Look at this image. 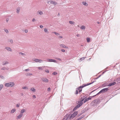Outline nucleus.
<instances>
[{
    "label": "nucleus",
    "instance_id": "nucleus-1",
    "mask_svg": "<svg viewBox=\"0 0 120 120\" xmlns=\"http://www.w3.org/2000/svg\"><path fill=\"white\" fill-rule=\"evenodd\" d=\"M86 86V84H83L82 86L76 88V92L75 94H77L78 93V91H79V93H80V92H81L82 90V89Z\"/></svg>",
    "mask_w": 120,
    "mask_h": 120
},
{
    "label": "nucleus",
    "instance_id": "nucleus-2",
    "mask_svg": "<svg viewBox=\"0 0 120 120\" xmlns=\"http://www.w3.org/2000/svg\"><path fill=\"white\" fill-rule=\"evenodd\" d=\"M71 115V114L70 113L67 114L64 116L63 119L64 120H70L72 119V118H70Z\"/></svg>",
    "mask_w": 120,
    "mask_h": 120
},
{
    "label": "nucleus",
    "instance_id": "nucleus-3",
    "mask_svg": "<svg viewBox=\"0 0 120 120\" xmlns=\"http://www.w3.org/2000/svg\"><path fill=\"white\" fill-rule=\"evenodd\" d=\"M15 83L13 82H10L9 83H6L5 86L7 87H12L14 86Z\"/></svg>",
    "mask_w": 120,
    "mask_h": 120
},
{
    "label": "nucleus",
    "instance_id": "nucleus-4",
    "mask_svg": "<svg viewBox=\"0 0 120 120\" xmlns=\"http://www.w3.org/2000/svg\"><path fill=\"white\" fill-rule=\"evenodd\" d=\"M78 114L77 111H75L71 115V116L70 118H72V119H73Z\"/></svg>",
    "mask_w": 120,
    "mask_h": 120
},
{
    "label": "nucleus",
    "instance_id": "nucleus-5",
    "mask_svg": "<svg viewBox=\"0 0 120 120\" xmlns=\"http://www.w3.org/2000/svg\"><path fill=\"white\" fill-rule=\"evenodd\" d=\"M84 100V99H82L80 101V103L79 104L77 105L75 107L77 108L81 106L83 104V102H82Z\"/></svg>",
    "mask_w": 120,
    "mask_h": 120
},
{
    "label": "nucleus",
    "instance_id": "nucleus-6",
    "mask_svg": "<svg viewBox=\"0 0 120 120\" xmlns=\"http://www.w3.org/2000/svg\"><path fill=\"white\" fill-rule=\"evenodd\" d=\"M47 61L48 62H53L54 63H56V61L54 59H47Z\"/></svg>",
    "mask_w": 120,
    "mask_h": 120
},
{
    "label": "nucleus",
    "instance_id": "nucleus-7",
    "mask_svg": "<svg viewBox=\"0 0 120 120\" xmlns=\"http://www.w3.org/2000/svg\"><path fill=\"white\" fill-rule=\"evenodd\" d=\"M95 104L99 103L100 102V100L99 99H97L94 100L93 102Z\"/></svg>",
    "mask_w": 120,
    "mask_h": 120
},
{
    "label": "nucleus",
    "instance_id": "nucleus-8",
    "mask_svg": "<svg viewBox=\"0 0 120 120\" xmlns=\"http://www.w3.org/2000/svg\"><path fill=\"white\" fill-rule=\"evenodd\" d=\"M109 90L108 88H105L101 90L102 93H104L107 91Z\"/></svg>",
    "mask_w": 120,
    "mask_h": 120
},
{
    "label": "nucleus",
    "instance_id": "nucleus-9",
    "mask_svg": "<svg viewBox=\"0 0 120 120\" xmlns=\"http://www.w3.org/2000/svg\"><path fill=\"white\" fill-rule=\"evenodd\" d=\"M41 79L42 81L45 82H48L49 81L48 80L45 78H42Z\"/></svg>",
    "mask_w": 120,
    "mask_h": 120
},
{
    "label": "nucleus",
    "instance_id": "nucleus-10",
    "mask_svg": "<svg viewBox=\"0 0 120 120\" xmlns=\"http://www.w3.org/2000/svg\"><path fill=\"white\" fill-rule=\"evenodd\" d=\"M91 97L90 96L89 97L86 98L84 101V103L86 102L87 101H88L89 100L91 99Z\"/></svg>",
    "mask_w": 120,
    "mask_h": 120
},
{
    "label": "nucleus",
    "instance_id": "nucleus-11",
    "mask_svg": "<svg viewBox=\"0 0 120 120\" xmlns=\"http://www.w3.org/2000/svg\"><path fill=\"white\" fill-rule=\"evenodd\" d=\"M88 109L87 108H85L83 110L81 111V113L82 114L85 112L86 111H87Z\"/></svg>",
    "mask_w": 120,
    "mask_h": 120
},
{
    "label": "nucleus",
    "instance_id": "nucleus-12",
    "mask_svg": "<svg viewBox=\"0 0 120 120\" xmlns=\"http://www.w3.org/2000/svg\"><path fill=\"white\" fill-rule=\"evenodd\" d=\"M116 84L115 82H114L113 83H110L107 86H111L113 85H115Z\"/></svg>",
    "mask_w": 120,
    "mask_h": 120
},
{
    "label": "nucleus",
    "instance_id": "nucleus-13",
    "mask_svg": "<svg viewBox=\"0 0 120 120\" xmlns=\"http://www.w3.org/2000/svg\"><path fill=\"white\" fill-rule=\"evenodd\" d=\"M5 49H6L8 51H11L12 50L9 47H5Z\"/></svg>",
    "mask_w": 120,
    "mask_h": 120
},
{
    "label": "nucleus",
    "instance_id": "nucleus-14",
    "mask_svg": "<svg viewBox=\"0 0 120 120\" xmlns=\"http://www.w3.org/2000/svg\"><path fill=\"white\" fill-rule=\"evenodd\" d=\"M23 115L22 113H20L19 115L17 116V119H20Z\"/></svg>",
    "mask_w": 120,
    "mask_h": 120
},
{
    "label": "nucleus",
    "instance_id": "nucleus-15",
    "mask_svg": "<svg viewBox=\"0 0 120 120\" xmlns=\"http://www.w3.org/2000/svg\"><path fill=\"white\" fill-rule=\"evenodd\" d=\"M60 46L61 47L64 48H67V47L65 45L62 44H60Z\"/></svg>",
    "mask_w": 120,
    "mask_h": 120
},
{
    "label": "nucleus",
    "instance_id": "nucleus-16",
    "mask_svg": "<svg viewBox=\"0 0 120 120\" xmlns=\"http://www.w3.org/2000/svg\"><path fill=\"white\" fill-rule=\"evenodd\" d=\"M45 67H39L38 68V69L39 70H42Z\"/></svg>",
    "mask_w": 120,
    "mask_h": 120
},
{
    "label": "nucleus",
    "instance_id": "nucleus-17",
    "mask_svg": "<svg viewBox=\"0 0 120 120\" xmlns=\"http://www.w3.org/2000/svg\"><path fill=\"white\" fill-rule=\"evenodd\" d=\"M37 13L41 15H42L43 14V12L41 11H37Z\"/></svg>",
    "mask_w": 120,
    "mask_h": 120
},
{
    "label": "nucleus",
    "instance_id": "nucleus-18",
    "mask_svg": "<svg viewBox=\"0 0 120 120\" xmlns=\"http://www.w3.org/2000/svg\"><path fill=\"white\" fill-rule=\"evenodd\" d=\"M51 3L52 4H54L55 5L57 4V3L55 1H51Z\"/></svg>",
    "mask_w": 120,
    "mask_h": 120
},
{
    "label": "nucleus",
    "instance_id": "nucleus-19",
    "mask_svg": "<svg viewBox=\"0 0 120 120\" xmlns=\"http://www.w3.org/2000/svg\"><path fill=\"white\" fill-rule=\"evenodd\" d=\"M96 81H93V82H92L91 83H87V84H85L86 86H88V85H90V84H93V83L94 82Z\"/></svg>",
    "mask_w": 120,
    "mask_h": 120
},
{
    "label": "nucleus",
    "instance_id": "nucleus-20",
    "mask_svg": "<svg viewBox=\"0 0 120 120\" xmlns=\"http://www.w3.org/2000/svg\"><path fill=\"white\" fill-rule=\"evenodd\" d=\"M33 60L36 62H38L39 61V59H37L34 58L33 59Z\"/></svg>",
    "mask_w": 120,
    "mask_h": 120
},
{
    "label": "nucleus",
    "instance_id": "nucleus-21",
    "mask_svg": "<svg viewBox=\"0 0 120 120\" xmlns=\"http://www.w3.org/2000/svg\"><path fill=\"white\" fill-rule=\"evenodd\" d=\"M85 58V57H82L80 58L79 59V60L80 61H81L82 60H83Z\"/></svg>",
    "mask_w": 120,
    "mask_h": 120
},
{
    "label": "nucleus",
    "instance_id": "nucleus-22",
    "mask_svg": "<svg viewBox=\"0 0 120 120\" xmlns=\"http://www.w3.org/2000/svg\"><path fill=\"white\" fill-rule=\"evenodd\" d=\"M82 4L83 5L85 6H86L88 4L85 2H82Z\"/></svg>",
    "mask_w": 120,
    "mask_h": 120
},
{
    "label": "nucleus",
    "instance_id": "nucleus-23",
    "mask_svg": "<svg viewBox=\"0 0 120 120\" xmlns=\"http://www.w3.org/2000/svg\"><path fill=\"white\" fill-rule=\"evenodd\" d=\"M16 110L15 109H13L11 110V113H13Z\"/></svg>",
    "mask_w": 120,
    "mask_h": 120
},
{
    "label": "nucleus",
    "instance_id": "nucleus-24",
    "mask_svg": "<svg viewBox=\"0 0 120 120\" xmlns=\"http://www.w3.org/2000/svg\"><path fill=\"white\" fill-rule=\"evenodd\" d=\"M19 54H21L22 56H25L26 55V54L24 53H22V52H19Z\"/></svg>",
    "mask_w": 120,
    "mask_h": 120
},
{
    "label": "nucleus",
    "instance_id": "nucleus-25",
    "mask_svg": "<svg viewBox=\"0 0 120 120\" xmlns=\"http://www.w3.org/2000/svg\"><path fill=\"white\" fill-rule=\"evenodd\" d=\"M25 111V109H22L21 111L20 112L21 113H23Z\"/></svg>",
    "mask_w": 120,
    "mask_h": 120
},
{
    "label": "nucleus",
    "instance_id": "nucleus-26",
    "mask_svg": "<svg viewBox=\"0 0 120 120\" xmlns=\"http://www.w3.org/2000/svg\"><path fill=\"white\" fill-rule=\"evenodd\" d=\"M30 90L33 92H35V89L34 88L32 87L30 89Z\"/></svg>",
    "mask_w": 120,
    "mask_h": 120
},
{
    "label": "nucleus",
    "instance_id": "nucleus-27",
    "mask_svg": "<svg viewBox=\"0 0 120 120\" xmlns=\"http://www.w3.org/2000/svg\"><path fill=\"white\" fill-rule=\"evenodd\" d=\"M3 86L2 84H0V91L1 90Z\"/></svg>",
    "mask_w": 120,
    "mask_h": 120
},
{
    "label": "nucleus",
    "instance_id": "nucleus-28",
    "mask_svg": "<svg viewBox=\"0 0 120 120\" xmlns=\"http://www.w3.org/2000/svg\"><path fill=\"white\" fill-rule=\"evenodd\" d=\"M86 41L87 42H89L90 41V39L89 38H86Z\"/></svg>",
    "mask_w": 120,
    "mask_h": 120
},
{
    "label": "nucleus",
    "instance_id": "nucleus-29",
    "mask_svg": "<svg viewBox=\"0 0 120 120\" xmlns=\"http://www.w3.org/2000/svg\"><path fill=\"white\" fill-rule=\"evenodd\" d=\"M81 28L82 29V30H84L85 29V26H82L81 27Z\"/></svg>",
    "mask_w": 120,
    "mask_h": 120
},
{
    "label": "nucleus",
    "instance_id": "nucleus-30",
    "mask_svg": "<svg viewBox=\"0 0 120 120\" xmlns=\"http://www.w3.org/2000/svg\"><path fill=\"white\" fill-rule=\"evenodd\" d=\"M85 116V115H83L82 116H81L80 117H79V119L80 120H81Z\"/></svg>",
    "mask_w": 120,
    "mask_h": 120
},
{
    "label": "nucleus",
    "instance_id": "nucleus-31",
    "mask_svg": "<svg viewBox=\"0 0 120 120\" xmlns=\"http://www.w3.org/2000/svg\"><path fill=\"white\" fill-rule=\"evenodd\" d=\"M9 64V62H6L4 63L3 64V65H4L5 64Z\"/></svg>",
    "mask_w": 120,
    "mask_h": 120
},
{
    "label": "nucleus",
    "instance_id": "nucleus-32",
    "mask_svg": "<svg viewBox=\"0 0 120 120\" xmlns=\"http://www.w3.org/2000/svg\"><path fill=\"white\" fill-rule=\"evenodd\" d=\"M20 9L19 8H17V13H19V12Z\"/></svg>",
    "mask_w": 120,
    "mask_h": 120
},
{
    "label": "nucleus",
    "instance_id": "nucleus-33",
    "mask_svg": "<svg viewBox=\"0 0 120 120\" xmlns=\"http://www.w3.org/2000/svg\"><path fill=\"white\" fill-rule=\"evenodd\" d=\"M7 69V68L5 67H4L3 68H2L1 69V70H6V69Z\"/></svg>",
    "mask_w": 120,
    "mask_h": 120
},
{
    "label": "nucleus",
    "instance_id": "nucleus-34",
    "mask_svg": "<svg viewBox=\"0 0 120 120\" xmlns=\"http://www.w3.org/2000/svg\"><path fill=\"white\" fill-rule=\"evenodd\" d=\"M9 41H10L11 44H12L13 43V41L12 39H10V40H9Z\"/></svg>",
    "mask_w": 120,
    "mask_h": 120
},
{
    "label": "nucleus",
    "instance_id": "nucleus-35",
    "mask_svg": "<svg viewBox=\"0 0 120 120\" xmlns=\"http://www.w3.org/2000/svg\"><path fill=\"white\" fill-rule=\"evenodd\" d=\"M32 75V74L29 73H28L26 75L27 76H29L31 75Z\"/></svg>",
    "mask_w": 120,
    "mask_h": 120
},
{
    "label": "nucleus",
    "instance_id": "nucleus-36",
    "mask_svg": "<svg viewBox=\"0 0 120 120\" xmlns=\"http://www.w3.org/2000/svg\"><path fill=\"white\" fill-rule=\"evenodd\" d=\"M22 89H25L26 90H27L28 89V88L26 87V86H24V87H22Z\"/></svg>",
    "mask_w": 120,
    "mask_h": 120
},
{
    "label": "nucleus",
    "instance_id": "nucleus-37",
    "mask_svg": "<svg viewBox=\"0 0 120 120\" xmlns=\"http://www.w3.org/2000/svg\"><path fill=\"white\" fill-rule=\"evenodd\" d=\"M69 23L70 24H73L74 23V22H73L72 21H69Z\"/></svg>",
    "mask_w": 120,
    "mask_h": 120
},
{
    "label": "nucleus",
    "instance_id": "nucleus-38",
    "mask_svg": "<svg viewBox=\"0 0 120 120\" xmlns=\"http://www.w3.org/2000/svg\"><path fill=\"white\" fill-rule=\"evenodd\" d=\"M53 33L55 34L56 35H59V34L58 33L56 32H53Z\"/></svg>",
    "mask_w": 120,
    "mask_h": 120
},
{
    "label": "nucleus",
    "instance_id": "nucleus-39",
    "mask_svg": "<svg viewBox=\"0 0 120 120\" xmlns=\"http://www.w3.org/2000/svg\"><path fill=\"white\" fill-rule=\"evenodd\" d=\"M4 31L7 33H8V31L7 29H5Z\"/></svg>",
    "mask_w": 120,
    "mask_h": 120
},
{
    "label": "nucleus",
    "instance_id": "nucleus-40",
    "mask_svg": "<svg viewBox=\"0 0 120 120\" xmlns=\"http://www.w3.org/2000/svg\"><path fill=\"white\" fill-rule=\"evenodd\" d=\"M0 77L1 78L3 79H4L5 78L2 75H0Z\"/></svg>",
    "mask_w": 120,
    "mask_h": 120
},
{
    "label": "nucleus",
    "instance_id": "nucleus-41",
    "mask_svg": "<svg viewBox=\"0 0 120 120\" xmlns=\"http://www.w3.org/2000/svg\"><path fill=\"white\" fill-rule=\"evenodd\" d=\"M57 74V72H54L53 73H52V74L53 75H55Z\"/></svg>",
    "mask_w": 120,
    "mask_h": 120
},
{
    "label": "nucleus",
    "instance_id": "nucleus-42",
    "mask_svg": "<svg viewBox=\"0 0 120 120\" xmlns=\"http://www.w3.org/2000/svg\"><path fill=\"white\" fill-rule=\"evenodd\" d=\"M107 85H106V84L105 83H104L103 84L102 86L104 87H105L107 86Z\"/></svg>",
    "mask_w": 120,
    "mask_h": 120
},
{
    "label": "nucleus",
    "instance_id": "nucleus-43",
    "mask_svg": "<svg viewBox=\"0 0 120 120\" xmlns=\"http://www.w3.org/2000/svg\"><path fill=\"white\" fill-rule=\"evenodd\" d=\"M101 93H102L101 92V90L98 93L96 94V95H99V94H100Z\"/></svg>",
    "mask_w": 120,
    "mask_h": 120
},
{
    "label": "nucleus",
    "instance_id": "nucleus-44",
    "mask_svg": "<svg viewBox=\"0 0 120 120\" xmlns=\"http://www.w3.org/2000/svg\"><path fill=\"white\" fill-rule=\"evenodd\" d=\"M44 31L46 32L47 31V28H45L44 30Z\"/></svg>",
    "mask_w": 120,
    "mask_h": 120
},
{
    "label": "nucleus",
    "instance_id": "nucleus-45",
    "mask_svg": "<svg viewBox=\"0 0 120 120\" xmlns=\"http://www.w3.org/2000/svg\"><path fill=\"white\" fill-rule=\"evenodd\" d=\"M77 109L76 107H75V106L74 108L73 109V111H75L76 109Z\"/></svg>",
    "mask_w": 120,
    "mask_h": 120
},
{
    "label": "nucleus",
    "instance_id": "nucleus-46",
    "mask_svg": "<svg viewBox=\"0 0 120 120\" xmlns=\"http://www.w3.org/2000/svg\"><path fill=\"white\" fill-rule=\"evenodd\" d=\"M9 20V19L8 18H7L6 19V22L7 23L8 22V21Z\"/></svg>",
    "mask_w": 120,
    "mask_h": 120
},
{
    "label": "nucleus",
    "instance_id": "nucleus-47",
    "mask_svg": "<svg viewBox=\"0 0 120 120\" xmlns=\"http://www.w3.org/2000/svg\"><path fill=\"white\" fill-rule=\"evenodd\" d=\"M45 72H47V73H49V70L47 69L45 70Z\"/></svg>",
    "mask_w": 120,
    "mask_h": 120
},
{
    "label": "nucleus",
    "instance_id": "nucleus-48",
    "mask_svg": "<svg viewBox=\"0 0 120 120\" xmlns=\"http://www.w3.org/2000/svg\"><path fill=\"white\" fill-rule=\"evenodd\" d=\"M20 104H16V106L17 107H19V106Z\"/></svg>",
    "mask_w": 120,
    "mask_h": 120
},
{
    "label": "nucleus",
    "instance_id": "nucleus-49",
    "mask_svg": "<svg viewBox=\"0 0 120 120\" xmlns=\"http://www.w3.org/2000/svg\"><path fill=\"white\" fill-rule=\"evenodd\" d=\"M87 97V96L86 95H85L83 96V99H84V100Z\"/></svg>",
    "mask_w": 120,
    "mask_h": 120
},
{
    "label": "nucleus",
    "instance_id": "nucleus-50",
    "mask_svg": "<svg viewBox=\"0 0 120 120\" xmlns=\"http://www.w3.org/2000/svg\"><path fill=\"white\" fill-rule=\"evenodd\" d=\"M43 62V61L41 60H39V61L38 62H39L40 63H41Z\"/></svg>",
    "mask_w": 120,
    "mask_h": 120
},
{
    "label": "nucleus",
    "instance_id": "nucleus-51",
    "mask_svg": "<svg viewBox=\"0 0 120 120\" xmlns=\"http://www.w3.org/2000/svg\"><path fill=\"white\" fill-rule=\"evenodd\" d=\"M30 70V69H26L25 70V71H28Z\"/></svg>",
    "mask_w": 120,
    "mask_h": 120
},
{
    "label": "nucleus",
    "instance_id": "nucleus-52",
    "mask_svg": "<svg viewBox=\"0 0 120 120\" xmlns=\"http://www.w3.org/2000/svg\"><path fill=\"white\" fill-rule=\"evenodd\" d=\"M61 51L63 52H64L65 51V50L63 49H62L61 50Z\"/></svg>",
    "mask_w": 120,
    "mask_h": 120
},
{
    "label": "nucleus",
    "instance_id": "nucleus-53",
    "mask_svg": "<svg viewBox=\"0 0 120 120\" xmlns=\"http://www.w3.org/2000/svg\"><path fill=\"white\" fill-rule=\"evenodd\" d=\"M57 59L58 60H59V61H61V59H60L59 58H57V59Z\"/></svg>",
    "mask_w": 120,
    "mask_h": 120
},
{
    "label": "nucleus",
    "instance_id": "nucleus-54",
    "mask_svg": "<svg viewBox=\"0 0 120 120\" xmlns=\"http://www.w3.org/2000/svg\"><path fill=\"white\" fill-rule=\"evenodd\" d=\"M59 38H63V37L61 36H60L58 37Z\"/></svg>",
    "mask_w": 120,
    "mask_h": 120
},
{
    "label": "nucleus",
    "instance_id": "nucleus-55",
    "mask_svg": "<svg viewBox=\"0 0 120 120\" xmlns=\"http://www.w3.org/2000/svg\"><path fill=\"white\" fill-rule=\"evenodd\" d=\"M33 98H36V97L35 95H33Z\"/></svg>",
    "mask_w": 120,
    "mask_h": 120
},
{
    "label": "nucleus",
    "instance_id": "nucleus-56",
    "mask_svg": "<svg viewBox=\"0 0 120 120\" xmlns=\"http://www.w3.org/2000/svg\"><path fill=\"white\" fill-rule=\"evenodd\" d=\"M50 90V87H49L48 89V91H49Z\"/></svg>",
    "mask_w": 120,
    "mask_h": 120
},
{
    "label": "nucleus",
    "instance_id": "nucleus-57",
    "mask_svg": "<svg viewBox=\"0 0 120 120\" xmlns=\"http://www.w3.org/2000/svg\"><path fill=\"white\" fill-rule=\"evenodd\" d=\"M35 19L34 18L32 20V22H34V21H35Z\"/></svg>",
    "mask_w": 120,
    "mask_h": 120
},
{
    "label": "nucleus",
    "instance_id": "nucleus-58",
    "mask_svg": "<svg viewBox=\"0 0 120 120\" xmlns=\"http://www.w3.org/2000/svg\"><path fill=\"white\" fill-rule=\"evenodd\" d=\"M40 27L41 28H42L43 27V26L42 25H40Z\"/></svg>",
    "mask_w": 120,
    "mask_h": 120
},
{
    "label": "nucleus",
    "instance_id": "nucleus-59",
    "mask_svg": "<svg viewBox=\"0 0 120 120\" xmlns=\"http://www.w3.org/2000/svg\"><path fill=\"white\" fill-rule=\"evenodd\" d=\"M25 33H27L28 32V30H25Z\"/></svg>",
    "mask_w": 120,
    "mask_h": 120
},
{
    "label": "nucleus",
    "instance_id": "nucleus-60",
    "mask_svg": "<svg viewBox=\"0 0 120 120\" xmlns=\"http://www.w3.org/2000/svg\"><path fill=\"white\" fill-rule=\"evenodd\" d=\"M80 35L79 34H77V35H76V36L77 37H79V35Z\"/></svg>",
    "mask_w": 120,
    "mask_h": 120
},
{
    "label": "nucleus",
    "instance_id": "nucleus-61",
    "mask_svg": "<svg viewBox=\"0 0 120 120\" xmlns=\"http://www.w3.org/2000/svg\"><path fill=\"white\" fill-rule=\"evenodd\" d=\"M82 114V113H81L79 114H78V116H80V115H81Z\"/></svg>",
    "mask_w": 120,
    "mask_h": 120
},
{
    "label": "nucleus",
    "instance_id": "nucleus-62",
    "mask_svg": "<svg viewBox=\"0 0 120 120\" xmlns=\"http://www.w3.org/2000/svg\"><path fill=\"white\" fill-rule=\"evenodd\" d=\"M106 71H105L103 72L102 74L101 75H102Z\"/></svg>",
    "mask_w": 120,
    "mask_h": 120
},
{
    "label": "nucleus",
    "instance_id": "nucleus-63",
    "mask_svg": "<svg viewBox=\"0 0 120 120\" xmlns=\"http://www.w3.org/2000/svg\"><path fill=\"white\" fill-rule=\"evenodd\" d=\"M96 96V95H94V96H92V97H93H93H95V96Z\"/></svg>",
    "mask_w": 120,
    "mask_h": 120
},
{
    "label": "nucleus",
    "instance_id": "nucleus-64",
    "mask_svg": "<svg viewBox=\"0 0 120 120\" xmlns=\"http://www.w3.org/2000/svg\"><path fill=\"white\" fill-rule=\"evenodd\" d=\"M21 96H23V94L22 93H21Z\"/></svg>",
    "mask_w": 120,
    "mask_h": 120
}]
</instances>
